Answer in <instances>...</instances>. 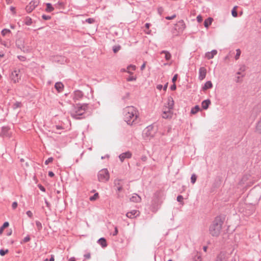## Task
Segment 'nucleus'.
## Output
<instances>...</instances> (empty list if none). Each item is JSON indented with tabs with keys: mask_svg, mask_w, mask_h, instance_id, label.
Instances as JSON below:
<instances>
[{
	"mask_svg": "<svg viewBox=\"0 0 261 261\" xmlns=\"http://www.w3.org/2000/svg\"><path fill=\"white\" fill-rule=\"evenodd\" d=\"M124 119L127 124L132 125L136 123L139 117V112L138 109L133 107H126L123 111Z\"/></svg>",
	"mask_w": 261,
	"mask_h": 261,
	"instance_id": "1",
	"label": "nucleus"
},
{
	"mask_svg": "<svg viewBox=\"0 0 261 261\" xmlns=\"http://www.w3.org/2000/svg\"><path fill=\"white\" fill-rule=\"evenodd\" d=\"M223 221L220 216L216 217L209 227V232L213 237H218L221 233Z\"/></svg>",
	"mask_w": 261,
	"mask_h": 261,
	"instance_id": "2",
	"label": "nucleus"
},
{
	"mask_svg": "<svg viewBox=\"0 0 261 261\" xmlns=\"http://www.w3.org/2000/svg\"><path fill=\"white\" fill-rule=\"evenodd\" d=\"M158 130V128L156 126L149 125L146 127L143 130L142 136L143 139L146 140H150L152 138Z\"/></svg>",
	"mask_w": 261,
	"mask_h": 261,
	"instance_id": "3",
	"label": "nucleus"
},
{
	"mask_svg": "<svg viewBox=\"0 0 261 261\" xmlns=\"http://www.w3.org/2000/svg\"><path fill=\"white\" fill-rule=\"evenodd\" d=\"M97 177L99 181L106 182L109 180V172L107 169H101L98 172Z\"/></svg>",
	"mask_w": 261,
	"mask_h": 261,
	"instance_id": "4",
	"label": "nucleus"
},
{
	"mask_svg": "<svg viewBox=\"0 0 261 261\" xmlns=\"http://www.w3.org/2000/svg\"><path fill=\"white\" fill-rule=\"evenodd\" d=\"M88 109L87 105H77L75 108V113L72 114L73 117L79 119L80 116L84 114Z\"/></svg>",
	"mask_w": 261,
	"mask_h": 261,
	"instance_id": "5",
	"label": "nucleus"
},
{
	"mask_svg": "<svg viewBox=\"0 0 261 261\" xmlns=\"http://www.w3.org/2000/svg\"><path fill=\"white\" fill-rule=\"evenodd\" d=\"M174 106V100L171 97L168 98V111L164 109V119L170 118L172 117V113L171 110L173 109Z\"/></svg>",
	"mask_w": 261,
	"mask_h": 261,
	"instance_id": "6",
	"label": "nucleus"
},
{
	"mask_svg": "<svg viewBox=\"0 0 261 261\" xmlns=\"http://www.w3.org/2000/svg\"><path fill=\"white\" fill-rule=\"evenodd\" d=\"M20 70L18 69H14L11 73L10 78L14 83H19L21 79Z\"/></svg>",
	"mask_w": 261,
	"mask_h": 261,
	"instance_id": "7",
	"label": "nucleus"
},
{
	"mask_svg": "<svg viewBox=\"0 0 261 261\" xmlns=\"http://www.w3.org/2000/svg\"><path fill=\"white\" fill-rule=\"evenodd\" d=\"M140 212L139 211L133 210L128 212L126 214V216L129 219H135L140 216Z\"/></svg>",
	"mask_w": 261,
	"mask_h": 261,
	"instance_id": "8",
	"label": "nucleus"
},
{
	"mask_svg": "<svg viewBox=\"0 0 261 261\" xmlns=\"http://www.w3.org/2000/svg\"><path fill=\"white\" fill-rule=\"evenodd\" d=\"M186 28V24L183 20L179 21L175 25V29L178 33H182Z\"/></svg>",
	"mask_w": 261,
	"mask_h": 261,
	"instance_id": "9",
	"label": "nucleus"
},
{
	"mask_svg": "<svg viewBox=\"0 0 261 261\" xmlns=\"http://www.w3.org/2000/svg\"><path fill=\"white\" fill-rule=\"evenodd\" d=\"M39 2L38 1H32L27 6L25 9L28 13H31L38 5Z\"/></svg>",
	"mask_w": 261,
	"mask_h": 261,
	"instance_id": "10",
	"label": "nucleus"
},
{
	"mask_svg": "<svg viewBox=\"0 0 261 261\" xmlns=\"http://www.w3.org/2000/svg\"><path fill=\"white\" fill-rule=\"evenodd\" d=\"M206 70L204 67H201L199 69V76L198 79L199 80H203L206 76Z\"/></svg>",
	"mask_w": 261,
	"mask_h": 261,
	"instance_id": "11",
	"label": "nucleus"
},
{
	"mask_svg": "<svg viewBox=\"0 0 261 261\" xmlns=\"http://www.w3.org/2000/svg\"><path fill=\"white\" fill-rule=\"evenodd\" d=\"M132 156V153L129 151L121 153L119 155V159L121 162H123L125 159H129Z\"/></svg>",
	"mask_w": 261,
	"mask_h": 261,
	"instance_id": "12",
	"label": "nucleus"
},
{
	"mask_svg": "<svg viewBox=\"0 0 261 261\" xmlns=\"http://www.w3.org/2000/svg\"><path fill=\"white\" fill-rule=\"evenodd\" d=\"M130 200L134 202H140L141 201V198L137 194H133L130 198Z\"/></svg>",
	"mask_w": 261,
	"mask_h": 261,
	"instance_id": "13",
	"label": "nucleus"
},
{
	"mask_svg": "<svg viewBox=\"0 0 261 261\" xmlns=\"http://www.w3.org/2000/svg\"><path fill=\"white\" fill-rule=\"evenodd\" d=\"M216 261H227L225 254L224 252L219 253L216 258Z\"/></svg>",
	"mask_w": 261,
	"mask_h": 261,
	"instance_id": "14",
	"label": "nucleus"
},
{
	"mask_svg": "<svg viewBox=\"0 0 261 261\" xmlns=\"http://www.w3.org/2000/svg\"><path fill=\"white\" fill-rule=\"evenodd\" d=\"M217 54V51L215 49L212 50L211 52H207L205 54V57L207 59H213L216 54Z\"/></svg>",
	"mask_w": 261,
	"mask_h": 261,
	"instance_id": "15",
	"label": "nucleus"
},
{
	"mask_svg": "<svg viewBox=\"0 0 261 261\" xmlns=\"http://www.w3.org/2000/svg\"><path fill=\"white\" fill-rule=\"evenodd\" d=\"M55 87L58 92H61L64 89V85L61 82L56 83Z\"/></svg>",
	"mask_w": 261,
	"mask_h": 261,
	"instance_id": "16",
	"label": "nucleus"
},
{
	"mask_svg": "<svg viewBox=\"0 0 261 261\" xmlns=\"http://www.w3.org/2000/svg\"><path fill=\"white\" fill-rule=\"evenodd\" d=\"M210 104L211 100L210 99H207L203 100L201 103L202 109L204 110L207 109Z\"/></svg>",
	"mask_w": 261,
	"mask_h": 261,
	"instance_id": "17",
	"label": "nucleus"
},
{
	"mask_svg": "<svg viewBox=\"0 0 261 261\" xmlns=\"http://www.w3.org/2000/svg\"><path fill=\"white\" fill-rule=\"evenodd\" d=\"M136 66L134 65H129L127 67V72L129 74H133V71L136 70Z\"/></svg>",
	"mask_w": 261,
	"mask_h": 261,
	"instance_id": "18",
	"label": "nucleus"
},
{
	"mask_svg": "<svg viewBox=\"0 0 261 261\" xmlns=\"http://www.w3.org/2000/svg\"><path fill=\"white\" fill-rule=\"evenodd\" d=\"M213 20V18L211 17L206 19L204 22V27L207 28L212 24Z\"/></svg>",
	"mask_w": 261,
	"mask_h": 261,
	"instance_id": "19",
	"label": "nucleus"
},
{
	"mask_svg": "<svg viewBox=\"0 0 261 261\" xmlns=\"http://www.w3.org/2000/svg\"><path fill=\"white\" fill-rule=\"evenodd\" d=\"M212 87H213L212 83L211 81H207L205 83L202 89L203 90H206L207 89H211Z\"/></svg>",
	"mask_w": 261,
	"mask_h": 261,
	"instance_id": "20",
	"label": "nucleus"
},
{
	"mask_svg": "<svg viewBox=\"0 0 261 261\" xmlns=\"http://www.w3.org/2000/svg\"><path fill=\"white\" fill-rule=\"evenodd\" d=\"M98 243L102 247H106L107 246L106 240L103 238L99 239Z\"/></svg>",
	"mask_w": 261,
	"mask_h": 261,
	"instance_id": "21",
	"label": "nucleus"
},
{
	"mask_svg": "<svg viewBox=\"0 0 261 261\" xmlns=\"http://www.w3.org/2000/svg\"><path fill=\"white\" fill-rule=\"evenodd\" d=\"M200 110V108L198 105L195 106L194 107L192 108L191 110V113L192 114H195Z\"/></svg>",
	"mask_w": 261,
	"mask_h": 261,
	"instance_id": "22",
	"label": "nucleus"
},
{
	"mask_svg": "<svg viewBox=\"0 0 261 261\" xmlns=\"http://www.w3.org/2000/svg\"><path fill=\"white\" fill-rule=\"evenodd\" d=\"M9 225V223L8 222H6L3 224V226L0 228V234L3 233L4 229L8 227Z\"/></svg>",
	"mask_w": 261,
	"mask_h": 261,
	"instance_id": "23",
	"label": "nucleus"
},
{
	"mask_svg": "<svg viewBox=\"0 0 261 261\" xmlns=\"http://www.w3.org/2000/svg\"><path fill=\"white\" fill-rule=\"evenodd\" d=\"M202 258L201 255L197 253L193 257L192 261H201Z\"/></svg>",
	"mask_w": 261,
	"mask_h": 261,
	"instance_id": "24",
	"label": "nucleus"
},
{
	"mask_svg": "<svg viewBox=\"0 0 261 261\" xmlns=\"http://www.w3.org/2000/svg\"><path fill=\"white\" fill-rule=\"evenodd\" d=\"M137 80V76L134 74H129V76L127 78L128 82L135 81Z\"/></svg>",
	"mask_w": 261,
	"mask_h": 261,
	"instance_id": "25",
	"label": "nucleus"
},
{
	"mask_svg": "<svg viewBox=\"0 0 261 261\" xmlns=\"http://www.w3.org/2000/svg\"><path fill=\"white\" fill-rule=\"evenodd\" d=\"M54 8L50 3L46 4V11L48 12H50L54 10Z\"/></svg>",
	"mask_w": 261,
	"mask_h": 261,
	"instance_id": "26",
	"label": "nucleus"
},
{
	"mask_svg": "<svg viewBox=\"0 0 261 261\" xmlns=\"http://www.w3.org/2000/svg\"><path fill=\"white\" fill-rule=\"evenodd\" d=\"M256 129L258 133L261 134V118L256 124Z\"/></svg>",
	"mask_w": 261,
	"mask_h": 261,
	"instance_id": "27",
	"label": "nucleus"
},
{
	"mask_svg": "<svg viewBox=\"0 0 261 261\" xmlns=\"http://www.w3.org/2000/svg\"><path fill=\"white\" fill-rule=\"evenodd\" d=\"M165 58L166 60H170L171 58V55L169 52L164 50Z\"/></svg>",
	"mask_w": 261,
	"mask_h": 261,
	"instance_id": "28",
	"label": "nucleus"
},
{
	"mask_svg": "<svg viewBox=\"0 0 261 261\" xmlns=\"http://www.w3.org/2000/svg\"><path fill=\"white\" fill-rule=\"evenodd\" d=\"M25 23L27 25H30L32 23V20L30 17H27L25 19Z\"/></svg>",
	"mask_w": 261,
	"mask_h": 261,
	"instance_id": "29",
	"label": "nucleus"
},
{
	"mask_svg": "<svg viewBox=\"0 0 261 261\" xmlns=\"http://www.w3.org/2000/svg\"><path fill=\"white\" fill-rule=\"evenodd\" d=\"M11 33V31L8 29H4L2 31V34L3 36L9 35Z\"/></svg>",
	"mask_w": 261,
	"mask_h": 261,
	"instance_id": "30",
	"label": "nucleus"
},
{
	"mask_svg": "<svg viewBox=\"0 0 261 261\" xmlns=\"http://www.w3.org/2000/svg\"><path fill=\"white\" fill-rule=\"evenodd\" d=\"M197 179V176L195 174H193L191 177V182L192 184H194Z\"/></svg>",
	"mask_w": 261,
	"mask_h": 261,
	"instance_id": "31",
	"label": "nucleus"
},
{
	"mask_svg": "<svg viewBox=\"0 0 261 261\" xmlns=\"http://www.w3.org/2000/svg\"><path fill=\"white\" fill-rule=\"evenodd\" d=\"M21 107V103L19 101L15 102L13 105L14 109H17Z\"/></svg>",
	"mask_w": 261,
	"mask_h": 261,
	"instance_id": "32",
	"label": "nucleus"
},
{
	"mask_svg": "<svg viewBox=\"0 0 261 261\" xmlns=\"http://www.w3.org/2000/svg\"><path fill=\"white\" fill-rule=\"evenodd\" d=\"M236 8H237V7H234L231 11V14L234 17H236L238 16V13L236 10Z\"/></svg>",
	"mask_w": 261,
	"mask_h": 261,
	"instance_id": "33",
	"label": "nucleus"
},
{
	"mask_svg": "<svg viewBox=\"0 0 261 261\" xmlns=\"http://www.w3.org/2000/svg\"><path fill=\"white\" fill-rule=\"evenodd\" d=\"M236 52H237V53H236V55L235 56V59L236 60H238L240 56L241 51V50L240 49H237L236 50Z\"/></svg>",
	"mask_w": 261,
	"mask_h": 261,
	"instance_id": "34",
	"label": "nucleus"
},
{
	"mask_svg": "<svg viewBox=\"0 0 261 261\" xmlns=\"http://www.w3.org/2000/svg\"><path fill=\"white\" fill-rule=\"evenodd\" d=\"M98 198V194L95 193L93 196L90 197V200L91 201H94L96 200Z\"/></svg>",
	"mask_w": 261,
	"mask_h": 261,
	"instance_id": "35",
	"label": "nucleus"
},
{
	"mask_svg": "<svg viewBox=\"0 0 261 261\" xmlns=\"http://www.w3.org/2000/svg\"><path fill=\"white\" fill-rule=\"evenodd\" d=\"M74 94H75V95L79 98H81L83 96V94H82V92L80 91H76L75 92Z\"/></svg>",
	"mask_w": 261,
	"mask_h": 261,
	"instance_id": "36",
	"label": "nucleus"
},
{
	"mask_svg": "<svg viewBox=\"0 0 261 261\" xmlns=\"http://www.w3.org/2000/svg\"><path fill=\"white\" fill-rule=\"evenodd\" d=\"M120 48H121V47L119 45L115 46L113 47V50L115 53H116L120 49Z\"/></svg>",
	"mask_w": 261,
	"mask_h": 261,
	"instance_id": "37",
	"label": "nucleus"
},
{
	"mask_svg": "<svg viewBox=\"0 0 261 261\" xmlns=\"http://www.w3.org/2000/svg\"><path fill=\"white\" fill-rule=\"evenodd\" d=\"M36 226L38 229V230H40L42 229V226L41 223L39 221L36 222Z\"/></svg>",
	"mask_w": 261,
	"mask_h": 261,
	"instance_id": "38",
	"label": "nucleus"
},
{
	"mask_svg": "<svg viewBox=\"0 0 261 261\" xmlns=\"http://www.w3.org/2000/svg\"><path fill=\"white\" fill-rule=\"evenodd\" d=\"M8 251H9L8 249H6V250L1 249V250H0V255L1 256H4L5 254H6L8 252Z\"/></svg>",
	"mask_w": 261,
	"mask_h": 261,
	"instance_id": "39",
	"label": "nucleus"
},
{
	"mask_svg": "<svg viewBox=\"0 0 261 261\" xmlns=\"http://www.w3.org/2000/svg\"><path fill=\"white\" fill-rule=\"evenodd\" d=\"M176 17V14H173L171 16H166V17H165V19H167V20H171V19H173L175 18Z\"/></svg>",
	"mask_w": 261,
	"mask_h": 261,
	"instance_id": "40",
	"label": "nucleus"
},
{
	"mask_svg": "<svg viewBox=\"0 0 261 261\" xmlns=\"http://www.w3.org/2000/svg\"><path fill=\"white\" fill-rule=\"evenodd\" d=\"M53 160H54L53 158H52V157L49 158L47 160L45 161V164L46 165H48L49 163H51L53 161Z\"/></svg>",
	"mask_w": 261,
	"mask_h": 261,
	"instance_id": "41",
	"label": "nucleus"
},
{
	"mask_svg": "<svg viewBox=\"0 0 261 261\" xmlns=\"http://www.w3.org/2000/svg\"><path fill=\"white\" fill-rule=\"evenodd\" d=\"M86 21L87 22H88V23H93L95 22V20L93 18H88L86 20Z\"/></svg>",
	"mask_w": 261,
	"mask_h": 261,
	"instance_id": "42",
	"label": "nucleus"
},
{
	"mask_svg": "<svg viewBox=\"0 0 261 261\" xmlns=\"http://www.w3.org/2000/svg\"><path fill=\"white\" fill-rule=\"evenodd\" d=\"M183 199H184L183 196L181 195H178L177 197V201H178L179 202H182Z\"/></svg>",
	"mask_w": 261,
	"mask_h": 261,
	"instance_id": "43",
	"label": "nucleus"
},
{
	"mask_svg": "<svg viewBox=\"0 0 261 261\" xmlns=\"http://www.w3.org/2000/svg\"><path fill=\"white\" fill-rule=\"evenodd\" d=\"M177 76H178L177 74H175L173 76V78H172V82L173 83H175V82L176 81L177 79Z\"/></svg>",
	"mask_w": 261,
	"mask_h": 261,
	"instance_id": "44",
	"label": "nucleus"
},
{
	"mask_svg": "<svg viewBox=\"0 0 261 261\" xmlns=\"http://www.w3.org/2000/svg\"><path fill=\"white\" fill-rule=\"evenodd\" d=\"M30 238L29 236H28L23 239V242L24 243H26V242L30 241Z\"/></svg>",
	"mask_w": 261,
	"mask_h": 261,
	"instance_id": "45",
	"label": "nucleus"
},
{
	"mask_svg": "<svg viewBox=\"0 0 261 261\" xmlns=\"http://www.w3.org/2000/svg\"><path fill=\"white\" fill-rule=\"evenodd\" d=\"M197 20L198 22H201L202 21V17L201 15L197 16Z\"/></svg>",
	"mask_w": 261,
	"mask_h": 261,
	"instance_id": "46",
	"label": "nucleus"
},
{
	"mask_svg": "<svg viewBox=\"0 0 261 261\" xmlns=\"http://www.w3.org/2000/svg\"><path fill=\"white\" fill-rule=\"evenodd\" d=\"M170 88L171 90H172V91L175 90L176 88V85L175 84V83H173V84L171 86Z\"/></svg>",
	"mask_w": 261,
	"mask_h": 261,
	"instance_id": "47",
	"label": "nucleus"
},
{
	"mask_svg": "<svg viewBox=\"0 0 261 261\" xmlns=\"http://www.w3.org/2000/svg\"><path fill=\"white\" fill-rule=\"evenodd\" d=\"M27 215L30 217L32 218L33 217V213L31 211H28L27 212Z\"/></svg>",
	"mask_w": 261,
	"mask_h": 261,
	"instance_id": "48",
	"label": "nucleus"
},
{
	"mask_svg": "<svg viewBox=\"0 0 261 261\" xmlns=\"http://www.w3.org/2000/svg\"><path fill=\"white\" fill-rule=\"evenodd\" d=\"M10 10L13 14L16 13L15 8L14 7H10Z\"/></svg>",
	"mask_w": 261,
	"mask_h": 261,
	"instance_id": "49",
	"label": "nucleus"
},
{
	"mask_svg": "<svg viewBox=\"0 0 261 261\" xmlns=\"http://www.w3.org/2000/svg\"><path fill=\"white\" fill-rule=\"evenodd\" d=\"M1 43L6 47H9L10 46V44H8L7 42L5 41H2Z\"/></svg>",
	"mask_w": 261,
	"mask_h": 261,
	"instance_id": "50",
	"label": "nucleus"
},
{
	"mask_svg": "<svg viewBox=\"0 0 261 261\" xmlns=\"http://www.w3.org/2000/svg\"><path fill=\"white\" fill-rule=\"evenodd\" d=\"M17 203L16 202H13L12 204V207L13 209H15L17 207Z\"/></svg>",
	"mask_w": 261,
	"mask_h": 261,
	"instance_id": "51",
	"label": "nucleus"
},
{
	"mask_svg": "<svg viewBox=\"0 0 261 261\" xmlns=\"http://www.w3.org/2000/svg\"><path fill=\"white\" fill-rule=\"evenodd\" d=\"M84 256L86 258L89 259L90 258L91 255H90V254L89 253L85 254Z\"/></svg>",
	"mask_w": 261,
	"mask_h": 261,
	"instance_id": "52",
	"label": "nucleus"
},
{
	"mask_svg": "<svg viewBox=\"0 0 261 261\" xmlns=\"http://www.w3.org/2000/svg\"><path fill=\"white\" fill-rule=\"evenodd\" d=\"M39 188L40 189V190H41L43 192H45V188L42 186L39 185Z\"/></svg>",
	"mask_w": 261,
	"mask_h": 261,
	"instance_id": "53",
	"label": "nucleus"
},
{
	"mask_svg": "<svg viewBox=\"0 0 261 261\" xmlns=\"http://www.w3.org/2000/svg\"><path fill=\"white\" fill-rule=\"evenodd\" d=\"M48 175L50 177H53L54 176V173L52 171H49L48 172Z\"/></svg>",
	"mask_w": 261,
	"mask_h": 261,
	"instance_id": "54",
	"label": "nucleus"
},
{
	"mask_svg": "<svg viewBox=\"0 0 261 261\" xmlns=\"http://www.w3.org/2000/svg\"><path fill=\"white\" fill-rule=\"evenodd\" d=\"M118 229H117V227H115V232H114V233L113 235H114V236H116V235H117V234H118Z\"/></svg>",
	"mask_w": 261,
	"mask_h": 261,
	"instance_id": "55",
	"label": "nucleus"
},
{
	"mask_svg": "<svg viewBox=\"0 0 261 261\" xmlns=\"http://www.w3.org/2000/svg\"><path fill=\"white\" fill-rule=\"evenodd\" d=\"M120 71L121 72H127V68L126 69L122 68V69H121Z\"/></svg>",
	"mask_w": 261,
	"mask_h": 261,
	"instance_id": "56",
	"label": "nucleus"
},
{
	"mask_svg": "<svg viewBox=\"0 0 261 261\" xmlns=\"http://www.w3.org/2000/svg\"><path fill=\"white\" fill-rule=\"evenodd\" d=\"M145 67V63H144L141 67V70H143Z\"/></svg>",
	"mask_w": 261,
	"mask_h": 261,
	"instance_id": "57",
	"label": "nucleus"
},
{
	"mask_svg": "<svg viewBox=\"0 0 261 261\" xmlns=\"http://www.w3.org/2000/svg\"><path fill=\"white\" fill-rule=\"evenodd\" d=\"M168 83L164 84V91L166 90L167 86H168Z\"/></svg>",
	"mask_w": 261,
	"mask_h": 261,
	"instance_id": "58",
	"label": "nucleus"
},
{
	"mask_svg": "<svg viewBox=\"0 0 261 261\" xmlns=\"http://www.w3.org/2000/svg\"><path fill=\"white\" fill-rule=\"evenodd\" d=\"M68 261H75V258L74 257H71L69 259Z\"/></svg>",
	"mask_w": 261,
	"mask_h": 261,
	"instance_id": "59",
	"label": "nucleus"
},
{
	"mask_svg": "<svg viewBox=\"0 0 261 261\" xmlns=\"http://www.w3.org/2000/svg\"><path fill=\"white\" fill-rule=\"evenodd\" d=\"M54 260H55L54 256V255H52L51 256V258L49 259V261H54Z\"/></svg>",
	"mask_w": 261,
	"mask_h": 261,
	"instance_id": "60",
	"label": "nucleus"
},
{
	"mask_svg": "<svg viewBox=\"0 0 261 261\" xmlns=\"http://www.w3.org/2000/svg\"><path fill=\"white\" fill-rule=\"evenodd\" d=\"M207 246H203V249L204 251L206 252L207 250Z\"/></svg>",
	"mask_w": 261,
	"mask_h": 261,
	"instance_id": "61",
	"label": "nucleus"
},
{
	"mask_svg": "<svg viewBox=\"0 0 261 261\" xmlns=\"http://www.w3.org/2000/svg\"><path fill=\"white\" fill-rule=\"evenodd\" d=\"M157 88L161 90L162 89V86L161 85H158L157 86Z\"/></svg>",
	"mask_w": 261,
	"mask_h": 261,
	"instance_id": "62",
	"label": "nucleus"
},
{
	"mask_svg": "<svg viewBox=\"0 0 261 261\" xmlns=\"http://www.w3.org/2000/svg\"><path fill=\"white\" fill-rule=\"evenodd\" d=\"M149 25H150V24H149V23H146V24H145V27H146V29H149Z\"/></svg>",
	"mask_w": 261,
	"mask_h": 261,
	"instance_id": "63",
	"label": "nucleus"
},
{
	"mask_svg": "<svg viewBox=\"0 0 261 261\" xmlns=\"http://www.w3.org/2000/svg\"><path fill=\"white\" fill-rule=\"evenodd\" d=\"M43 18L45 19H48L49 17H46L45 16H43Z\"/></svg>",
	"mask_w": 261,
	"mask_h": 261,
	"instance_id": "64",
	"label": "nucleus"
}]
</instances>
